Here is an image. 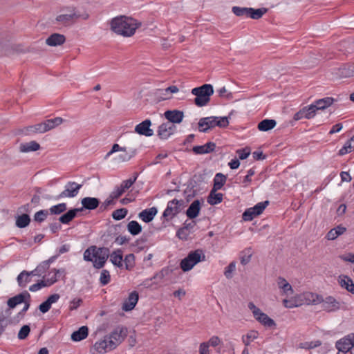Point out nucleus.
<instances>
[{
	"label": "nucleus",
	"mask_w": 354,
	"mask_h": 354,
	"mask_svg": "<svg viewBox=\"0 0 354 354\" xmlns=\"http://www.w3.org/2000/svg\"><path fill=\"white\" fill-rule=\"evenodd\" d=\"M48 268H46L44 263L42 262L35 270L30 272L32 276H40L42 273L45 272Z\"/></svg>",
	"instance_id": "0e129e2a"
},
{
	"label": "nucleus",
	"mask_w": 354,
	"mask_h": 354,
	"mask_svg": "<svg viewBox=\"0 0 354 354\" xmlns=\"http://www.w3.org/2000/svg\"><path fill=\"white\" fill-rule=\"evenodd\" d=\"M56 282V279H46L41 280L29 287V290L31 292H36L43 287L50 286Z\"/></svg>",
	"instance_id": "e433bc0d"
},
{
	"label": "nucleus",
	"mask_w": 354,
	"mask_h": 354,
	"mask_svg": "<svg viewBox=\"0 0 354 354\" xmlns=\"http://www.w3.org/2000/svg\"><path fill=\"white\" fill-rule=\"evenodd\" d=\"M109 255L110 250L108 248H97L93 245L84 251V259L86 261H92L95 268L100 269L104 266Z\"/></svg>",
	"instance_id": "f03ea898"
},
{
	"label": "nucleus",
	"mask_w": 354,
	"mask_h": 354,
	"mask_svg": "<svg viewBox=\"0 0 354 354\" xmlns=\"http://www.w3.org/2000/svg\"><path fill=\"white\" fill-rule=\"evenodd\" d=\"M192 94L195 95L194 104L199 107L206 106L210 102V97L214 94L212 85L205 84L192 89Z\"/></svg>",
	"instance_id": "7ed1b4c3"
},
{
	"label": "nucleus",
	"mask_w": 354,
	"mask_h": 354,
	"mask_svg": "<svg viewBox=\"0 0 354 354\" xmlns=\"http://www.w3.org/2000/svg\"><path fill=\"white\" fill-rule=\"evenodd\" d=\"M333 73L337 78H346L353 76L351 64H344L333 69Z\"/></svg>",
	"instance_id": "aec40b11"
},
{
	"label": "nucleus",
	"mask_w": 354,
	"mask_h": 354,
	"mask_svg": "<svg viewBox=\"0 0 354 354\" xmlns=\"http://www.w3.org/2000/svg\"><path fill=\"white\" fill-rule=\"evenodd\" d=\"M23 52L21 45L10 42L0 34V55L12 56Z\"/></svg>",
	"instance_id": "1a4fd4ad"
},
{
	"label": "nucleus",
	"mask_w": 354,
	"mask_h": 354,
	"mask_svg": "<svg viewBox=\"0 0 354 354\" xmlns=\"http://www.w3.org/2000/svg\"><path fill=\"white\" fill-rule=\"evenodd\" d=\"M151 125V121L146 119L136 126L135 132L141 136L151 137L153 135V130L150 128Z\"/></svg>",
	"instance_id": "a211bd4d"
},
{
	"label": "nucleus",
	"mask_w": 354,
	"mask_h": 354,
	"mask_svg": "<svg viewBox=\"0 0 354 354\" xmlns=\"http://www.w3.org/2000/svg\"><path fill=\"white\" fill-rule=\"evenodd\" d=\"M248 308L252 311L254 317L263 326L267 327H274L276 326L274 321L263 313L254 303L250 302Z\"/></svg>",
	"instance_id": "9d476101"
},
{
	"label": "nucleus",
	"mask_w": 354,
	"mask_h": 354,
	"mask_svg": "<svg viewBox=\"0 0 354 354\" xmlns=\"http://www.w3.org/2000/svg\"><path fill=\"white\" fill-rule=\"evenodd\" d=\"M136 149L131 150V151L128 152L126 151V149H124L122 153L119 156V159L123 162L129 161L131 158H133L136 155Z\"/></svg>",
	"instance_id": "5fc2aeb1"
},
{
	"label": "nucleus",
	"mask_w": 354,
	"mask_h": 354,
	"mask_svg": "<svg viewBox=\"0 0 354 354\" xmlns=\"http://www.w3.org/2000/svg\"><path fill=\"white\" fill-rule=\"evenodd\" d=\"M178 91L179 89L176 86H170L165 89L160 90V91H161V94L165 96L163 99L166 100L170 98V97L167 96L169 93H176Z\"/></svg>",
	"instance_id": "680f3d73"
},
{
	"label": "nucleus",
	"mask_w": 354,
	"mask_h": 354,
	"mask_svg": "<svg viewBox=\"0 0 354 354\" xmlns=\"http://www.w3.org/2000/svg\"><path fill=\"white\" fill-rule=\"evenodd\" d=\"M63 122V119L60 117H57L53 119H48L44 121L45 126L47 131L54 129L55 127L61 124Z\"/></svg>",
	"instance_id": "de8ad7c7"
},
{
	"label": "nucleus",
	"mask_w": 354,
	"mask_h": 354,
	"mask_svg": "<svg viewBox=\"0 0 354 354\" xmlns=\"http://www.w3.org/2000/svg\"><path fill=\"white\" fill-rule=\"evenodd\" d=\"M113 343L111 342V340H109V339L107 337L106 335H105L103 339L96 342L93 346V354L95 353H105L107 352H109L114 348L113 347Z\"/></svg>",
	"instance_id": "9b49d317"
},
{
	"label": "nucleus",
	"mask_w": 354,
	"mask_h": 354,
	"mask_svg": "<svg viewBox=\"0 0 354 354\" xmlns=\"http://www.w3.org/2000/svg\"><path fill=\"white\" fill-rule=\"evenodd\" d=\"M354 151V136L353 138L347 140L344 146L339 149L338 154L339 156H344Z\"/></svg>",
	"instance_id": "37998d69"
},
{
	"label": "nucleus",
	"mask_w": 354,
	"mask_h": 354,
	"mask_svg": "<svg viewBox=\"0 0 354 354\" xmlns=\"http://www.w3.org/2000/svg\"><path fill=\"white\" fill-rule=\"evenodd\" d=\"M26 299H30V295L26 290L10 298L7 301V304L10 308H14L18 304L24 303Z\"/></svg>",
	"instance_id": "412c9836"
},
{
	"label": "nucleus",
	"mask_w": 354,
	"mask_h": 354,
	"mask_svg": "<svg viewBox=\"0 0 354 354\" xmlns=\"http://www.w3.org/2000/svg\"><path fill=\"white\" fill-rule=\"evenodd\" d=\"M82 208H74L68 210L59 218V221L63 224H68L74 218L76 217L78 212H82Z\"/></svg>",
	"instance_id": "2f4dec72"
},
{
	"label": "nucleus",
	"mask_w": 354,
	"mask_h": 354,
	"mask_svg": "<svg viewBox=\"0 0 354 354\" xmlns=\"http://www.w3.org/2000/svg\"><path fill=\"white\" fill-rule=\"evenodd\" d=\"M125 268L128 270H131L135 266V256L133 254H129L126 255L124 259L123 260Z\"/></svg>",
	"instance_id": "603ef678"
},
{
	"label": "nucleus",
	"mask_w": 354,
	"mask_h": 354,
	"mask_svg": "<svg viewBox=\"0 0 354 354\" xmlns=\"http://www.w3.org/2000/svg\"><path fill=\"white\" fill-rule=\"evenodd\" d=\"M30 222V216L26 214H23L17 218L16 225L19 228H24L28 226Z\"/></svg>",
	"instance_id": "09e8293b"
},
{
	"label": "nucleus",
	"mask_w": 354,
	"mask_h": 354,
	"mask_svg": "<svg viewBox=\"0 0 354 354\" xmlns=\"http://www.w3.org/2000/svg\"><path fill=\"white\" fill-rule=\"evenodd\" d=\"M111 262L118 268H122L123 266V254L121 250H117L110 253L109 255Z\"/></svg>",
	"instance_id": "72a5a7b5"
},
{
	"label": "nucleus",
	"mask_w": 354,
	"mask_h": 354,
	"mask_svg": "<svg viewBox=\"0 0 354 354\" xmlns=\"http://www.w3.org/2000/svg\"><path fill=\"white\" fill-rule=\"evenodd\" d=\"M127 333V330L126 328L118 326L106 336L114 344L113 347L115 348L124 339Z\"/></svg>",
	"instance_id": "4468645a"
},
{
	"label": "nucleus",
	"mask_w": 354,
	"mask_h": 354,
	"mask_svg": "<svg viewBox=\"0 0 354 354\" xmlns=\"http://www.w3.org/2000/svg\"><path fill=\"white\" fill-rule=\"evenodd\" d=\"M226 182V176L221 173L216 174L214 178V186L212 189L214 190H218L222 188Z\"/></svg>",
	"instance_id": "c03bdc74"
},
{
	"label": "nucleus",
	"mask_w": 354,
	"mask_h": 354,
	"mask_svg": "<svg viewBox=\"0 0 354 354\" xmlns=\"http://www.w3.org/2000/svg\"><path fill=\"white\" fill-rule=\"evenodd\" d=\"M175 129L174 124L170 122H164L158 127L157 135L160 139L166 140L174 133Z\"/></svg>",
	"instance_id": "f3484780"
},
{
	"label": "nucleus",
	"mask_w": 354,
	"mask_h": 354,
	"mask_svg": "<svg viewBox=\"0 0 354 354\" xmlns=\"http://www.w3.org/2000/svg\"><path fill=\"white\" fill-rule=\"evenodd\" d=\"M138 174L135 173L133 178L123 180L120 185L115 189L111 194L112 198H118L122 196L127 189H129L133 184L136 182Z\"/></svg>",
	"instance_id": "ddd939ff"
},
{
	"label": "nucleus",
	"mask_w": 354,
	"mask_h": 354,
	"mask_svg": "<svg viewBox=\"0 0 354 354\" xmlns=\"http://www.w3.org/2000/svg\"><path fill=\"white\" fill-rule=\"evenodd\" d=\"M81 203L82 205V210L84 209L88 210H93L96 209L100 205V200L94 197H85L82 199Z\"/></svg>",
	"instance_id": "bb28decb"
},
{
	"label": "nucleus",
	"mask_w": 354,
	"mask_h": 354,
	"mask_svg": "<svg viewBox=\"0 0 354 354\" xmlns=\"http://www.w3.org/2000/svg\"><path fill=\"white\" fill-rule=\"evenodd\" d=\"M303 297L308 304H319L322 301V297L316 293L306 292L303 294Z\"/></svg>",
	"instance_id": "473e14b6"
},
{
	"label": "nucleus",
	"mask_w": 354,
	"mask_h": 354,
	"mask_svg": "<svg viewBox=\"0 0 354 354\" xmlns=\"http://www.w3.org/2000/svg\"><path fill=\"white\" fill-rule=\"evenodd\" d=\"M138 293L136 291L131 292L128 298L123 303L122 310L124 311L133 310L138 301Z\"/></svg>",
	"instance_id": "5701e85b"
},
{
	"label": "nucleus",
	"mask_w": 354,
	"mask_h": 354,
	"mask_svg": "<svg viewBox=\"0 0 354 354\" xmlns=\"http://www.w3.org/2000/svg\"><path fill=\"white\" fill-rule=\"evenodd\" d=\"M346 231V228L342 225L331 229L326 234V238L328 240H335L339 236L343 234Z\"/></svg>",
	"instance_id": "4c0bfd02"
},
{
	"label": "nucleus",
	"mask_w": 354,
	"mask_h": 354,
	"mask_svg": "<svg viewBox=\"0 0 354 354\" xmlns=\"http://www.w3.org/2000/svg\"><path fill=\"white\" fill-rule=\"evenodd\" d=\"M277 122L273 119H265L258 124V129L260 131H268L275 127Z\"/></svg>",
	"instance_id": "c9c22d12"
},
{
	"label": "nucleus",
	"mask_w": 354,
	"mask_h": 354,
	"mask_svg": "<svg viewBox=\"0 0 354 354\" xmlns=\"http://www.w3.org/2000/svg\"><path fill=\"white\" fill-rule=\"evenodd\" d=\"M235 268H236V266H235V263L234 262H231L226 268H225V275L227 278H231L232 277V275L231 274L235 270Z\"/></svg>",
	"instance_id": "774afa93"
},
{
	"label": "nucleus",
	"mask_w": 354,
	"mask_h": 354,
	"mask_svg": "<svg viewBox=\"0 0 354 354\" xmlns=\"http://www.w3.org/2000/svg\"><path fill=\"white\" fill-rule=\"evenodd\" d=\"M88 329L86 326L80 327L77 330L74 331L71 335V339L75 342H79L88 336Z\"/></svg>",
	"instance_id": "f704fd0d"
},
{
	"label": "nucleus",
	"mask_w": 354,
	"mask_h": 354,
	"mask_svg": "<svg viewBox=\"0 0 354 354\" xmlns=\"http://www.w3.org/2000/svg\"><path fill=\"white\" fill-rule=\"evenodd\" d=\"M321 304L323 310L328 313L335 312L341 308V303L332 296L322 298Z\"/></svg>",
	"instance_id": "dca6fc26"
},
{
	"label": "nucleus",
	"mask_w": 354,
	"mask_h": 354,
	"mask_svg": "<svg viewBox=\"0 0 354 354\" xmlns=\"http://www.w3.org/2000/svg\"><path fill=\"white\" fill-rule=\"evenodd\" d=\"M127 230L133 236L138 235L142 231V226L136 221H130L127 225Z\"/></svg>",
	"instance_id": "a18cd8bd"
},
{
	"label": "nucleus",
	"mask_w": 354,
	"mask_h": 354,
	"mask_svg": "<svg viewBox=\"0 0 354 354\" xmlns=\"http://www.w3.org/2000/svg\"><path fill=\"white\" fill-rule=\"evenodd\" d=\"M128 213V211L125 208L118 209L113 212L112 217L113 219L116 221L121 220L124 218Z\"/></svg>",
	"instance_id": "864d4df0"
},
{
	"label": "nucleus",
	"mask_w": 354,
	"mask_h": 354,
	"mask_svg": "<svg viewBox=\"0 0 354 354\" xmlns=\"http://www.w3.org/2000/svg\"><path fill=\"white\" fill-rule=\"evenodd\" d=\"M215 148L216 144L212 142H209L204 145L194 146L192 151L196 154H205L214 151Z\"/></svg>",
	"instance_id": "7c9ffc66"
},
{
	"label": "nucleus",
	"mask_w": 354,
	"mask_h": 354,
	"mask_svg": "<svg viewBox=\"0 0 354 354\" xmlns=\"http://www.w3.org/2000/svg\"><path fill=\"white\" fill-rule=\"evenodd\" d=\"M40 149V145L36 141H30L29 142L22 143L20 145L19 149L21 152L27 153L30 151H35Z\"/></svg>",
	"instance_id": "58836bf2"
},
{
	"label": "nucleus",
	"mask_w": 354,
	"mask_h": 354,
	"mask_svg": "<svg viewBox=\"0 0 354 354\" xmlns=\"http://www.w3.org/2000/svg\"><path fill=\"white\" fill-rule=\"evenodd\" d=\"M110 24L113 32L124 37L133 35L136 29L141 26V23L136 19L125 16L116 17L111 21Z\"/></svg>",
	"instance_id": "f257e3e1"
},
{
	"label": "nucleus",
	"mask_w": 354,
	"mask_h": 354,
	"mask_svg": "<svg viewBox=\"0 0 354 354\" xmlns=\"http://www.w3.org/2000/svg\"><path fill=\"white\" fill-rule=\"evenodd\" d=\"M236 153L239 155V158L241 160L246 159L250 154V149L248 147L238 149Z\"/></svg>",
	"instance_id": "69168bd1"
},
{
	"label": "nucleus",
	"mask_w": 354,
	"mask_h": 354,
	"mask_svg": "<svg viewBox=\"0 0 354 354\" xmlns=\"http://www.w3.org/2000/svg\"><path fill=\"white\" fill-rule=\"evenodd\" d=\"M158 213V209L156 207H153L151 208L145 209L141 212L139 213V218L145 223L151 222L154 216Z\"/></svg>",
	"instance_id": "cd10ccee"
},
{
	"label": "nucleus",
	"mask_w": 354,
	"mask_h": 354,
	"mask_svg": "<svg viewBox=\"0 0 354 354\" xmlns=\"http://www.w3.org/2000/svg\"><path fill=\"white\" fill-rule=\"evenodd\" d=\"M65 41V36L59 33H53L46 39V44L49 46H60Z\"/></svg>",
	"instance_id": "b1692460"
},
{
	"label": "nucleus",
	"mask_w": 354,
	"mask_h": 354,
	"mask_svg": "<svg viewBox=\"0 0 354 354\" xmlns=\"http://www.w3.org/2000/svg\"><path fill=\"white\" fill-rule=\"evenodd\" d=\"M339 286L346 289L351 294H354V283L353 280L346 275H340L338 279Z\"/></svg>",
	"instance_id": "c756f323"
},
{
	"label": "nucleus",
	"mask_w": 354,
	"mask_h": 354,
	"mask_svg": "<svg viewBox=\"0 0 354 354\" xmlns=\"http://www.w3.org/2000/svg\"><path fill=\"white\" fill-rule=\"evenodd\" d=\"M217 190H214L212 189L208 196L207 203L210 205H217L222 202L223 201V194L216 193Z\"/></svg>",
	"instance_id": "79ce46f5"
},
{
	"label": "nucleus",
	"mask_w": 354,
	"mask_h": 354,
	"mask_svg": "<svg viewBox=\"0 0 354 354\" xmlns=\"http://www.w3.org/2000/svg\"><path fill=\"white\" fill-rule=\"evenodd\" d=\"M30 328L28 325H24L19 330L17 337L19 339H25L29 335Z\"/></svg>",
	"instance_id": "4d7b16f0"
},
{
	"label": "nucleus",
	"mask_w": 354,
	"mask_h": 354,
	"mask_svg": "<svg viewBox=\"0 0 354 354\" xmlns=\"http://www.w3.org/2000/svg\"><path fill=\"white\" fill-rule=\"evenodd\" d=\"M258 332L250 330L245 335L242 337L243 342L245 346H248L252 341L258 337Z\"/></svg>",
	"instance_id": "8fccbe9b"
},
{
	"label": "nucleus",
	"mask_w": 354,
	"mask_h": 354,
	"mask_svg": "<svg viewBox=\"0 0 354 354\" xmlns=\"http://www.w3.org/2000/svg\"><path fill=\"white\" fill-rule=\"evenodd\" d=\"M335 100L333 97H326L322 99H319L316 100L313 104H312V106L315 109V113L318 110H324L326 108L329 107L330 105L333 104Z\"/></svg>",
	"instance_id": "393cba45"
},
{
	"label": "nucleus",
	"mask_w": 354,
	"mask_h": 354,
	"mask_svg": "<svg viewBox=\"0 0 354 354\" xmlns=\"http://www.w3.org/2000/svg\"><path fill=\"white\" fill-rule=\"evenodd\" d=\"M81 187V184L70 181L66 183L64 190L57 196V198H73L77 195Z\"/></svg>",
	"instance_id": "f8f14e48"
},
{
	"label": "nucleus",
	"mask_w": 354,
	"mask_h": 354,
	"mask_svg": "<svg viewBox=\"0 0 354 354\" xmlns=\"http://www.w3.org/2000/svg\"><path fill=\"white\" fill-rule=\"evenodd\" d=\"M268 201L260 202L255 205L253 207H252V209L256 213V215L259 216L263 212V211L265 209V208L268 206Z\"/></svg>",
	"instance_id": "13d9d810"
},
{
	"label": "nucleus",
	"mask_w": 354,
	"mask_h": 354,
	"mask_svg": "<svg viewBox=\"0 0 354 354\" xmlns=\"http://www.w3.org/2000/svg\"><path fill=\"white\" fill-rule=\"evenodd\" d=\"M201 210V202L199 200L194 201L186 211L187 216L190 219L196 218Z\"/></svg>",
	"instance_id": "c85d7f7f"
},
{
	"label": "nucleus",
	"mask_w": 354,
	"mask_h": 354,
	"mask_svg": "<svg viewBox=\"0 0 354 354\" xmlns=\"http://www.w3.org/2000/svg\"><path fill=\"white\" fill-rule=\"evenodd\" d=\"M232 12L237 17H249L253 19H259L268 12L265 8L254 9L252 8H243L234 6L232 8Z\"/></svg>",
	"instance_id": "0eeeda50"
},
{
	"label": "nucleus",
	"mask_w": 354,
	"mask_h": 354,
	"mask_svg": "<svg viewBox=\"0 0 354 354\" xmlns=\"http://www.w3.org/2000/svg\"><path fill=\"white\" fill-rule=\"evenodd\" d=\"M110 274L107 270H102L100 274V281L102 285L105 286L110 282Z\"/></svg>",
	"instance_id": "e2e57ef3"
},
{
	"label": "nucleus",
	"mask_w": 354,
	"mask_h": 354,
	"mask_svg": "<svg viewBox=\"0 0 354 354\" xmlns=\"http://www.w3.org/2000/svg\"><path fill=\"white\" fill-rule=\"evenodd\" d=\"M190 233V232L186 230L184 227H181L177 231L176 236L181 240H187Z\"/></svg>",
	"instance_id": "338daca9"
},
{
	"label": "nucleus",
	"mask_w": 354,
	"mask_h": 354,
	"mask_svg": "<svg viewBox=\"0 0 354 354\" xmlns=\"http://www.w3.org/2000/svg\"><path fill=\"white\" fill-rule=\"evenodd\" d=\"M186 206V202L183 200L173 199L167 203V205L163 212L162 216L167 221L171 220L178 215Z\"/></svg>",
	"instance_id": "6e6552de"
},
{
	"label": "nucleus",
	"mask_w": 354,
	"mask_h": 354,
	"mask_svg": "<svg viewBox=\"0 0 354 354\" xmlns=\"http://www.w3.org/2000/svg\"><path fill=\"white\" fill-rule=\"evenodd\" d=\"M229 124L228 117H206L201 118L198 129L201 132H207L215 127L225 128Z\"/></svg>",
	"instance_id": "39448f33"
},
{
	"label": "nucleus",
	"mask_w": 354,
	"mask_h": 354,
	"mask_svg": "<svg viewBox=\"0 0 354 354\" xmlns=\"http://www.w3.org/2000/svg\"><path fill=\"white\" fill-rule=\"evenodd\" d=\"M48 214V210L46 209H42L39 210V212H36L34 215V221L41 223L45 221L47 218V216Z\"/></svg>",
	"instance_id": "6e6d98bb"
},
{
	"label": "nucleus",
	"mask_w": 354,
	"mask_h": 354,
	"mask_svg": "<svg viewBox=\"0 0 354 354\" xmlns=\"http://www.w3.org/2000/svg\"><path fill=\"white\" fill-rule=\"evenodd\" d=\"M205 256L201 250L190 252L188 255L181 260L180 267L184 272L189 271L198 263L205 261Z\"/></svg>",
	"instance_id": "423d86ee"
},
{
	"label": "nucleus",
	"mask_w": 354,
	"mask_h": 354,
	"mask_svg": "<svg viewBox=\"0 0 354 354\" xmlns=\"http://www.w3.org/2000/svg\"><path fill=\"white\" fill-rule=\"evenodd\" d=\"M321 344H322L321 341L317 340V341H314V342L301 343L299 344V347L301 348H305V349L309 350V349H312V348H316L317 346H319Z\"/></svg>",
	"instance_id": "052dcab7"
},
{
	"label": "nucleus",
	"mask_w": 354,
	"mask_h": 354,
	"mask_svg": "<svg viewBox=\"0 0 354 354\" xmlns=\"http://www.w3.org/2000/svg\"><path fill=\"white\" fill-rule=\"evenodd\" d=\"M31 276L32 275L30 274V272L26 270L22 271L17 278L18 285L21 288H25L26 285L31 281Z\"/></svg>",
	"instance_id": "ea45409f"
},
{
	"label": "nucleus",
	"mask_w": 354,
	"mask_h": 354,
	"mask_svg": "<svg viewBox=\"0 0 354 354\" xmlns=\"http://www.w3.org/2000/svg\"><path fill=\"white\" fill-rule=\"evenodd\" d=\"M316 113L315 111V109L312 106V104L309 106H304L301 110L297 111L294 115L295 120H299L303 118L311 119L315 115Z\"/></svg>",
	"instance_id": "6ab92c4d"
},
{
	"label": "nucleus",
	"mask_w": 354,
	"mask_h": 354,
	"mask_svg": "<svg viewBox=\"0 0 354 354\" xmlns=\"http://www.w3.org/2000/svg\"><path fill=\"white\" fill-rule=\"evenodd\" d=\"M354 346V333H351L338 340L335 344L337 351L347 353Z\"/></svg>",
	"instance_id": "2eb2a0df"
},
{
	"label": "nucleus",
	"mask_w": 354,
	"mask_h": 354,
	"mask_svg": "<svg viewBox=\"0 0 354 354\" xmlns=\"http://www.w3.org/2000/svg\"><path fill=\"white\" fill-rule=\"evenodd\" d=\"M62 11L65 12L57 15L55 18V21L64 26L73 24L79 18L87 19L89 17L87 13L80 14L76 11L74 7H68L63 9Z\"/></svg>",
	"instance_id": "20e7f679"
},
{
	"label": "nucleus",
	"mask_w": 354,
	"mask_h": 354,
	"mask_svg": "<svg viewBox=\"0 0 354 354\" xmlns=\"http://www.w3.org/2000/svg\"><path fill=\"white\" fill-rule=\"evenodd\" d=\"M277 283L279 288L280 289H282L283 293L286 294L287 296L293 294V289L291 285L284 278L279 277Z\"/></svg>",
	"instance_id": "a19ab883"
},
{
	"label": "nucleus",
	"mask_w": 354,
	"mask_h": 354,
	"mask_svg": "<svg viewBox=\"0 0 354 354\" xmlns=\"http://www.w3.org/2000/svg\"><path fill=\"white\" fill-rule=\"evenodd\" d=\"M164 115L165 118L168 120L167 122H170L173 124L175 123H180L184 118L183 112L179 110L166 111Z\"/></svg>",
	"instance_id": "4be33fe9"
},
{
	"label": "nucleus",
	"mask_w": 354,
	"mask_h": 354,
	"mask_svg": "<svg viewBox=\"0 0 354 354\" xmlns=\"http://www.w3.org/2000/svg\"><path fill=\"white\" fill-rule=\"evenodd\" d=\"M59 295L57 293L50 295L45 301H44L39 305V310L42 313H47L50 309L51 305L57 302L59 300Z\"/></svg>",
	"instance_id": "a878e982"
},
{
	"label": "nucleus",
	"mask_w": 354,
	"mask_h": 354,
	"mask_svg": "<svg viewBox=\"0 0 354 354\" xmlns=\"http://www.w3.org/2000/svg\"><path fill=\"white\" fill-rule=\"evenodd\" d=\"M256 216H257V215H256V213L252 210V207H250L245 209V211L243 213L242 218L245 221H250L253 220V218Z\"/></svg>",
	"instance_id": "bf43d9fd"
},
{
	"label": "nucleus",
	"mask_w": 354,
	"mask_h": 354,
	"mask_svg": "<svg viewBox=\"0 0 354 354\" xmlns=\"http://www.w3.org/2000/svg\"><path fill=\"white\" fill-rule=\"evenodd\" d=\"M252 255V248H245L240 253V260L241 263L243 266L248 264L250 260Z\"/></svg>",
	"instance_id": "49530a36"
},
{
	"label": "nucleus",
	"mask_w": 354,
	"mask_h": 354,
	"mask_svg": "<svg viewBox=\"0 0 354 354\" xmlns=\"http://www.w3.org/2000/svg\"><path fill=\"white\" fill-rule=\"evenodd\" d=\"M66 204L63 203L52 206L49 209L48 212H50L51 214L59 215L64 212L66 210Z\"/></svg>",
	"instance_id": "3c124183"
}]
</instances>
